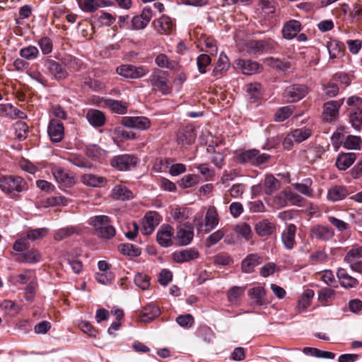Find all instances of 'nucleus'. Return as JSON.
<instances>
[{"label":"nucleus","mask_w":362,"mask_h":362,"mask_svg":"<svg viewBox=\"0 0 362 362\" xmlns=\"http://www.w3.org/2000/svg\"><path fill=\"white\" fill-rule=\"evenodd\" d=\"M134 283L142 290L147 289L150 285L148 277L146 274L141 273H139L135 275Z\"/></svg>","instance_id":"obj_62"},{"label":"nucleus","mask_w":362,"mask_h":362,"mask_svg":"<svg viewBox=\"0 0 362 362\" xmlns=\"http://www.w3.org/2000/svg\"><path fill=\"white\" fill-rule=\"evenodd\" d=\"M47 233L48 228H47L30 229L26 231L25 237L28 241H35L45 237Z\"/></svg>","instance_id":"obj_44"},{"label":"nucleus","mask_w":362,"mask_h":362,"mask_svg":"<svg viewBox=\"0 0 362 362\" xmlns=\"http://www.w3.org/2000/svg\"><path fill=\"white\" fill-rule=\"evenodd\" d=\"M82 182L90 187H99L106 182V179L94 174H85L81 177Z\"/></svg>","instance_id":"obj_37"},{"label":"nucleus","mask_w":362,"mask_h":362,"mask_svg":"<svg viewBox=\"0 0 362 362\" xmlns=\"http://www.w3.org/2000/svg\"><path fill=\"white\" fill-rule=\"evenodd\" d=\"M308 93V87L303 84H292L284 89L283 98L289 103L299 101Z\"/></svg>","instance_id":"obj_9"},{"label":"nucleus","mask_w":362,"mask_h":362,"mask_svg":"<svg viewBox=\"0 0 362 362\" xmlns=\"http://www.w3.org/2000/svg\"><path fill=\"white\" fill-rule=\"evenodd\" d=\"M153 25L157 31L164 34L171 33L175 27L173 20L167 16H163L154 21Z\"/></svg>","instance_id":"obj_23"},{"label":"nucleus","mask_w":362,"mask_h":362,"mask_svg":"<svg viewBox=\"0 0 362 362\" xmlns=\"http://www.w3.org/2000/svg\"><path fill=\"white\" fill-rule=\"evenodd\" d=\"M196 134L192 127H186L179 132L177 143L181 146L190 145L195 141Z\"/></svg>","instance_id":"obj_33"},{"label":"nucleus","mask_w":362,"mask_h":362,"mask_svg":"<svg viewBox=\"0 0 362 362\" xmlns=\"http://www.w3.org/2000/svg\"><path fill=\"white\" fill-rule=\"evenodd\" d=\"M113 199L120 201L130 200L134 198L133 192L122 185H117L112 189Z\"/></svg>","instance_id":"obj_29"},{"label":"nucleus","mask_w":362,"mask_h":362,"mask_svg":"<svg viewBox=\"0 0 362 362\" xmlns=\"http://www.w3.org/2000/svg\"><path fill=\"white\" fill-rule=\"evenodd\" d=\"M270 156L266 153H260L258 150L250 149L243 151L238 156V159L241 163H249L252 165L258 166L268 161Z\"/></svg>","instance_id":"obj_7"},{"label":"nucleus","mask_w":362,"mask_h":362,"mask_svg":"<svg viewBox=\"0 0 362 362\" xmlns=\"http://www.w3.org/2000/svg\"><path fill=\"white\" fill-rule=\"evenodd\" d=\"M302 25L300 21L297 20L288 21L282 28V35L286 40H292L297 36L301 30Z\"/></svg>","instance_id":"obj_22"},{"label":"nucleus","mask_w":362,"mask_h":362,"mask_svg":"<svg viewBox=\"0 0 362 362\" xmlns=\"http://www.w3.org/2000/svg\"><path fill=\"white\" fill-rule=\"evenodd\" d=\"M362 245H354L344 257V261L354 272H362Z\"/></svg>","instance_id":"obj_8"},{"label":"nucleus","mask_w":362,"mask_h":362,"mask_svg":"<svg viewBox=\"0 0 362 362\" xmlns=\"http://www.w3.org/2000/svg\"><path fill=\"white\" fill-rule=\"evenodd\" d=\"M47 133L52 142L61 141L64 136L63 124L56 119H51L47 127Z\"/></svg>","instance_id":"obj_19"},{"label":"nucleus","mask_w":362,"mask_h":362,"mask_svg":"<svg viewBox=\"0 0 362 362\" xmlns=\"http://www.w3.org/2000/svg\"><path fill=\"white\" fill-rule=\"evenodd\" d=\"M261 84L259 83H253L247 85L246 91L252 102H255L261 98Z\"/></svg>","instance_id":"obj_43"},{"label":"nucleus","mask_w":362,"mask_h":362,"mask_svg":"<svg viewBox=\"0 0 362 362\" xmlns=\"http://www.w3.org/2000/svg\"><path fill=\"white\" fill-rule=\"evenodd\" d=\"M116 72L125 79H136L145 76L149 69L145 66L122 64L116 69Z\"/></svg>","instance_id":"obj_5"},{"label":"nucleus","mask_w":362,"mask_h":362,"mask_svg":"<svg viewBox=\"0 0 362 362\" xmlns=\"http://www.w3.org/2000/svg\"><path fill=\"white\" fill-rule=\"evenodd\" d=\"M78 327L89 337L96 338L98 335V330L86 320H81L78 324Z\"/></svg>","instance_id":"obj_56"},{"label":"nucleus","mask_w":362,"mask_h":362,"mask_svg":"<svg viewBox=\"0 0 362 362\" xmlns=\"http://www.w3.org/2000/svg\"><path fill=\"white\" fill-rule=\"evenodd\" d=\"M296 226L294 224H289L282 231L281 238L284 247L291 250L294 248L296 242Z\"/></svg>","instance_id":"obj_20"},{"label":"nucleus","mask_w":362,"mask_h":362,"mask_svg":"<svg viewBox=\"0 0 362 362\" xmlns=\"http://www.w3.org/2000/svg\"><path fill=\"white\" fill-rule=\"evenodd\" d=\"M244 293V288L240 286H233L227 293L228 301L232 304H237L240 298Z\"/></svg>","instance_id":"obj_52"},{"label":"nucleus","mask_w":362,"mask_h":362,"mask_svg":"<svg viewBox=\"0 0 362 362\" xmlns=\"http://www.w3.org/2000/svg\"><path fill=\"white\" fill-rule=\"evenodd\" d=\"M211 59L208 54H200L197 59L199 71L201 74L206 73L205 68L211 63Z\"/></svg>","instance_id":"obj_63"},{"label":"nucleus","mask_w":362,"mask_h":362,"mask_svg":"<svg viewBox=\"0 0 362 362\" xmlns=\"http://www.w3.org/2000/svg\"><path fill=\"white\" fill-rule=\"evenodd\" d=\"M312 134V129L309 127H302L293 129L286 135L283 141L284 148L290 149L294 142L301 143L308 139Z\"/></svg>","instance_id":"obj_6"},{"label":"nucleus","mask_w":362,"mask_h":362,"mask_svg":"<svg viewBox=\"0 0 362 362\" xmlns=\"http://www.w3.org/2000/svg\"><path fill=\"white\" fill-rule=\"evenodd\" d=\"M156 64L162 69L176 70L178 66L177 62L170 60L165 54H159L155 58Z\"/></svg>","instance_id":"obj_36"},{"label":"nucleus","mask_w":362,"mask_h":362,"mask_svg":"<svg viewBox=\"0 0 362 362\" xmlns=\"http://www.w3.org/2000/svg\"><path fill=\"white\" fill-rule=\"evenodd\" d=\"M199 257V252L194 247L176 251L172 254L173 261L180 264L197 259Z\"/></svg>","instance_id":"obj_18"},{"label":"nucleus","mask_w":362,"mask_h":362,"mask_svg":"<svg viewBox=\"0 0 362 362\" xmlns=\"http://www.w3.org/2000/svg\"><path fill=\"white\" fill-rule=\"evenodd\" d=\"M264 191L267 194H272L280 187V182L273 175H267L264 180Z\"/></svg>","instance_id":"obj_42"},{"label":"nucleus","mask_w":362,"mask_h":362,"mask_svg":"<svg viewBox=\"0 0 362 362\" xmlns=\"http://www.w3.org/2000/svg\"><path fill=\"white\" fill-rule=\"evenodd\" d=\"M174 234L173 228L164 224L160 226L156 234L158 243L163 247H168L173 245L172 238Z\"/></svg>","instance_id":"obj_14"},{"label":"nucleus","mask_w":362,"mask_h":362,"mask_svg":"<svg viewBox=\"0 0 362 362\" xmlns=\"http://www.w3.org/2000/svg\"><path fill=\"white\" fill-rule=\"evenodd\" d=\"M119 251L127 256L138 257L141 255V250L130 243H124L119 245Z\"/></svg>","instance_id":"obj_47"},{"label":"nucleus","mask_w":362,"mask_h":362,"mask_svg":"<svg viewBox=\"0 0 362 362\" xmlns=\"http://www.w3.org/2000/svg\"><path fill=\"white\" fill-rule=\"evenodd\" d=\"M236 65L243 74L252 75L259 73L262 70V66L257 62L250 59H238Z\"/></svg>","instance_id":"obj_21"},{"label":"nucleus","mask_w":362,"mask_h":362,"mask_svg":"<svg viewBox=\"0 0 362 362\" xmlns=\"http://www.w3.org/2000/svg\"><path fill=\"white\" fill-rule=\"evenodd\" d=\"M18 260L28 264H35L41 260V253L35 249L22 253L18 256Z\"/></svg>","instance_id":"obj_39"},{"label":"nucleus","mask_w":362,"mask_h":362,"mask_svg":"<svg viewBox=\"0 0 362 362\" xmlns=\"http://www.w3.org/2000/svg\"><path fill=\"white\" fill-rule=\"evenodd\" d=\"M329 57L331 59L337 58L342 52L343 45L336 40H332L327 42V45Z\"/></svg>","instance_id":"obj_46"},{"label":"nucleus","mask_w":362,"mask_h":362,"mask_svg":"<svg viewBox=\"0 0 362 362\" xmlns=\"http://www.w3.org/2000/svg\"><path fill=\"white\" fill-rule=\"evenodd\" d=\"M225 233L222 229H219L212 233L206 240V246L209 248L218 243L223 237Z\"/></svg>","instance_id":"obj_59"},{"label":"nucleus","mask_w":362,"mask_h":362,"mask_svg":"<svg viewBox=\"0 0 362 362\" xmlns=\"http://www.w3.org/2000/svg\"><path fill=\"white\" fill-rule=\"evenodd\" d=\"M265 290L262 286H257L249 291V296L257 303L262 304L265 296Z\"/></svg>","instance_id":"obj_57"},{"label":"nucleus","mask_w":362,"mask_h":362,"mask_svg":"<svg viewBox=\"0 0 362 362\" xmlns=\"http://www.w3.org/2000/svg\"><path fill=\"white\" fill-rule=\"evenodd\" d=\"M295 107L287 105L280 107L274 115V120L276 122H281L288 119L293 112Z\"/></svg>","instance_id":"obj_41"},{"label":"nucleus","mask_w":362,"mask_h":362,"mask_svg":"<svg viewBox=\"0 0 362 362\" xmlns=\"http://www.w3.org/2000/svg\"><path fill=\"white\" fill-rule=\"evenodd\" d=\"M199 182V177L198 175L189 174L180 179L179 185L183 188H189L198 184Z\"/></svg>","instance_id":"obj_53"},{"label":"nucleus","mask_w":362,"mask_h":362,"mask_svg":"<svg viewBox=\"0 0 362 362\" xmlns=\"http://www.w3.org/2000/svg\"><path fill=\"white\" fill-rule=\"evenodd\" d=\"M348 195V190L345 186L335 185L328 189L327 199L329 202H337L344 199Z\"/></svg>","instance_id":"obj_26"},{"label":"nucleus","mask_w":362,"mask_h":362,"mask_svg":"<svg viewBox=\"0 0 362 362\" xmlns=\"http://www.w3.org/2000/svg\"><path fill=\"white\" fill-rule=\"evenodd\" d=\"M255 229L259 236H267L274 232V225L269 220L264 219L256 223Z\"/></svg>","instance_id":"obj_34"},{"label":"nucleus","mask_w":362,"mask_h":362,"mask_svg":"<svg viewBox=\"0 0 362 362\" xmlns=\"http://www.w3.org/2000/svg\"><path fill=\"white\" fill-rule=\"evenodd\" d=\"M152 90L158 91L164 95H169L172 92V87L169 83V74L168 72L155 69L146 80Z\"/></svg>","instance_id":"obj_1"},{"label":"nucleus","mask_w":362,"mask_h":362,"mask_svg":"<svg viewBox=\"0 0 362 362\" xmlns=\"http://www.w3.org/2000/svg\"><path fill=\"white\" fill-rule=\"evenodd\" d=\"M14 283L18 284H25L30 283L32 280H35L36 276L31 270H27L23 273L17 274L13 277Z\"/></svg>","instance_id":"obj_50"},{"label":"nucleus","mask_w":362,"mask_h":362,"mask_svg":"<svg viewBox=\"0 0 362 362\" xmlns=\"http://www.w3.org/2000/svg\"><path fill=\"white\" fill-rule=\"evenodd\" d=\"M51 172L60 187H69L74 185V177L60 166L53 165Z\"/></svg>","instance_id":"obj_12"},{"label":"nucleus","mask_w":362,"mask_h":362,"mask_svg":"<svg viewBox=\"0 0 362 362\" xmlns=\"http://www.w3.org/2000/svg\"><path fill=\"white\" fill-rule=\"evenodd\" d=\"M0 307L10 315H15L20 313L21 307L16 305L13 301L9 300H5L2 303H0Z\"/></svg>","instance_id":"obj_48"},{"label":"nucleus","mask_w":362,"mask_h":362,"mask_svg":"<svg viewBox=\"0 0 362 362\" xmlns=\"http://www.w3.org/2000/svg\"><path fill=\"white\" fill-rule=\"evenodd\" d=\"M89 224L93 228L95 234L101 238L110 239L115 235V228L107 216H95L90 218Z\"/></svg>","instance_id":"obj_2"},{"label":"nucleus","mask_w":362,"mask_h":362,"mask_svg":"<svg viewBox=\"0 0 362 362\" xmlns=\"http://www.w3.org/2000/svg\"><path fill=\"white\" fill-rule=\"evenodd\" d=\"M176 322L183 328H189L193 325L194 319L191 314L180 315L177 317Z\"/></svg>","instance_id":"obj_60"},{"label":"nucleus","mask_w":362,"mask_h":362,"mask_svg":"<svg viewBox=\"0 0 362 362\" xmlns=\"http://www.w3.org/2000/svg\"><path fill=\"white\" fill-rule=\"evenodd\" d=\"M160 216L156 211H148L144 217L142 222V233L146 235H151L158 226Z\"/></svg>","instance_id":"obj_13"},{"label":"nucleus","mask_w":362,"mask_h":362,"mask_svg":"<svg viewBox=\"0 0 362 362\" xmlns=\"http://www.w3.org/2000/svg\"><path fill=\"white\" fill-rule=\"evenodd\" d=\"M337 276L340 285L345 288H354L358 284V280L350 276L346 269L343 268H340L337 270Z\"/></svg>","instance_id":"obj_27"},{"label":"nucleus","mask_w":362,"mask_h":362,"mask_svg":"<svg viewBox=\"0 0 362 362\" xmlns=\"http://www.w3.org/2000/svg\"><path fill=\"white\" fill-rule=\"evenodd\" d=\"M205 227L208 230L214 229L219 223V216L217 209L214 206H209L206 210L205 217Z\"/></svg>","instance_id":"obj_24"},{"label":"nucleus","mask_w":362,"mask_h":362,"mask_svg":"<svg viewBox=\"0 0 362 362\" xmlns=\"http://www.w3.org/2000/svg\"><path fill=\"white\" fill-rule=\"evenodd\" d=\"M78 230L75 227H66L59 230L54 236V240L57 241L62 240L75 233H77Z\"/></svg>","instance_id":"obj_58"},{"label":"nucleus","mask_w":362,"mask_h":362,"mask_svg":"<svg viewBox=\"0 0 362 362\" xmlns=\"http://www.w3.org/2000/svg\"><path fill=\"white\" fill-rule=\"evenodd\" d=\"M28 130V126L24 122H16L15 124L16 134L19 140H23L27 137Z\"/></svg>","instance_id":"obj_61"},{"label":"nucleus","mask_w":362,"mask_h":362,"mask_svg":"<svg viewBox=\"0 0 362 362\" xmlns=\"http://www.w3.org/2000/svg\"><path fill=\"white\" fill-rule=\"evenodd\" d=\"M194 237V229L191 224L180 226L177 229L176 240L180 245H189Z\"/></svg>","instance_id":"obj_16"},{"label":"nucleus","mask_w":362,"mask_h":362,"mask_svg":"<svg viewBox=\"0 0 362 362\" xmlns=\"http://www.w3.org/2000/svg\"><path fill=\"white\" fill-rule=\"evenodd\" d=\"M362 141L359 136H348L344 142V147L347 149L358 150L361 148Z\"/></svg>","instance_id":"obj_55"},{"label":"nucleus","mask_w":362,"mask_h":362,"mask_svg":"<svg viewBox=\"0 0 362 362\" xmlns=\"http://www.w3.org/2000/svg\"><path fill=\"white\" fill-rule=\"evenodd\" d=\"M121 124L129 129L144 131L150 127L151 121L144 116H125L122 118Z\"/></svg>","instance_id":"obj_10"},{"label":"nucleus","mask_w":362,"mask_h":362,"mask_svg":"<svg viewBox=\"0 0 362 362\" xmlns=\"http://www.w3.org/2000/svg\"><path fill=\"white\" fill-rule=\"evenodd\" d=\"M138 163V158L132 154H122L113 157L111 160L112 167L119 170H129Z\"/></svg>","instance_id":"obj_11"},{"label":"nucleus","mask_w":362,"mask_h":362,"mask_svg":"<svg viewBox=\"0 0 362 362\" xmlns=\"http://www.w3.org/2000/svg\"><path fill=\"white\" fill-rule=\"evenodd\" d=\"M266 63L269 66L280 71H286L291 67L290 62L282 61L278 58L274 57H269L266 59Z\"/></svg>","instance_id":"obj_49"},{"label":"nucleus","mask_w":362,"mask_h":362,"mask_svg":"<svg viewBox=\"0 0 362 362\" xmlns=\"http://www.w3.org/2000/svg\"><path fill=\"white\" fill-rule=\"evenodd\" d=\"M262 262V257L257 254H250L242 261L241 269L243 273L250 274Z\"/></svg>","instance_id":"obj_25"},{"label":"nucleus","mask_w":362,"mask_h":362,"mask_svg":"<svg viewBox=\"0 0 362 362\" xmlns=\"http://www.w3.org/2000/svg\"><path fill=\"white\" fill-rule=\"evenodd\" d=\"M350 122L356 130H360L362 126V109L356 108L350 115Z\"/></svg>","instance_id":"obj_54"},{"label":"nucleus","mask_w":362,"mask_h":362,"mask_svg":"<svg viewBox=\"0 0 362 362\" xmlns=\"http://www.w3.org/2000/svg\"><path fill=\"white\" fill-rule=\"evenodd\" d=\"M356 159L354 153H344L338 156L336 160V166L339 170H345L348 169Z\"/></svg>","instance_id":"obj_30"},{"label":"nucleus","mask_w":362,"mask_h":362,"mask_svg":"<svg viewBox=\"0 0 362 362\" xmlns=\"http://www.w3.org/2000/svg\"><path fill=\"white\" fill-rule=\"evenodd\" d=\"M86 119L90 125L96 127H102L105 123V116L103 112L95 109H90L86 113Z\"/></svg>","instance_id":"obj_28"},{"label":"nucleus","mask_w":362,"mask_h":362,"mask_svg":"<svg viewBox=\"0 0 362 362\" xmlns=\"http://www.w3.org/2000/svg\"><path fill=\"white\" fill-rule=\"evenodd\" d=\"M80 8L84 12H94L100 8L99 0H76Z\"/></svg>","instance_id":"obj_45"},{"label":"nucleus","mask_w":362,"mask_h":362,"mask_svg":"<svg viewBox=\"0 0 362 362\" xmlns=\"http://www.w3.org/2000/svg\"><path fill=\"white\" fill-rule=\"evenodd\" d=\"M105 104L111 111L117 114L124 115L127 111V103L119 100L106 99Z\"/></svg>","instance_id":"obj_38"},{"label":"nucleus","mask_w":362,"mask_h":362,"mask_svg":"<svg viewBox=\"0 0 362 362\" xmlns=\"http://www.w3.org/2000/svg\"><path fill=\"white\" fill-rule=\"evenodd\" d=\"M49 72L56 78L62 79L66 77L67 72L62 64L54 60H48L45 64Z\"/></svg>","instance_id":"obj_31"},{"label":"nucleus","mask_w":362,"mask_h":362,"mask_svg":"<svg viewBox=\"0 0 362 362\" xmlns=\"http://www.w3.org/2000/svg\"><path fill=\"white\" fill-rule=\"evenodd\" d=\"M0 189L6 194H11L25 191L28 186L22 177L10 175L0 178Z\"/></svg>","instance_id":"obj_3"},{"label":"nucleus","mask_w":362,"mask_h":362,"mask_svg":"<svg viewBox=\"0 0 362 362\" xmlns=\"http://www.w3.org/2000/svg\"><path fill=\"white\" fill-rule=\"evenodd\" d=\"M276 46L277 44L274 40L267 38L259 40H251L247 43L246 48L250 54H262L274 52Z\"/></svg>","instance_id":"obj_4"},{"label":"nucleus","mask_w":362,"mask_h":362,"mask_svg":"<svg viewBox=\"0 0 362 362\" xmlns=\"http://www.w3.org/2000/svg\"><path fill=\"white\" fill-rule=\"evenodd\" d=\"M341 105L342 102L337 100H330L325 103L323 106V119L330 122L337 119Z\"/></svg>","instance_id":"obj_17"},{"label":"nucleus","mask_w":362,"mask_h":362,"mask_svg":"<svg viewBox=\"0 0 362 362\" xmlns=\"http://www.w3.org/2000/svg\"><path fill=\"white\" fill-rule=\"evenodd\" d=\"M230 66L229 59L224 52H221L213 70V76H218L226 71Z\"/></svg>","instance_id":"obj_40"},{"label":"nucleus","mask_w":362,"mask_h":362,"mask_svg":"<svg viewBox=\"0 0 362 362\" xmlns=\"http://www.w3.org/2000/svg\"><path fill=\"white\" fill-rule=\"evenodd\" d=\"M21 56L26 59L30 60L37 57L38 49L36 47L28 46L21 50Z\"/></svg>","instance_id":"obj_64"},{"label":"nucleus","mask_w":362,"mask_h":362,"mask_svg":"<svg viewBox=\"0 0 362 362\" xmlns=\"http://www.w3.org/2000/svg\"><path fill=\"white\" fill-rule=\"evenodd\" d=\"M160 315V309L155 305L148 304L140 313V320L144 322H150Z\"/></svg>","instance_id":"obj_32"},{"label":"nucleus","mask_w":362,"mask_h":362,"mask_svg":"<svg viewBox=\"0 0 362 362\" xmlns=\"http://www.w3.org/2000/svg\"><path fill=\"white\" fill-rule=\"evenodd\" d=\"M334 230L329 226L317 225L311 228L312 238L321 241H329L334 236Z\"/></svg>","instance_id":"obj_15"},{"label":"nucleus","mask_w":362,"mask_h":362,"mask_svg":"<svg viewBox=\"0 0 362 362\" xmlns=\"http://www.w3.org/2000/svg\"><path fill=\"white\" fill-rule=\"evenodd\" d=\"M235 230L238 238L248 240L250 238L252 230L250 226L245 223H240L235 226Z\"/></svg>","instance_id":"obj_51"},{"label":"nucleus","mask_w":362,"mask_h":362,"mask_svg":"<svg viewBox=\"0 0 362 362\" xmlns=\"http://www.w3.org/2000/svg\"><path fill=\"white\" fill-rule=\"evenodd\" d=\"M312 185L313 180L309 177L304 179L302 182L292 184L296 190L308 197H311L313 195V189L311 187Z\"/></svg>","instance_id":"obj_35"}]
</instances>
